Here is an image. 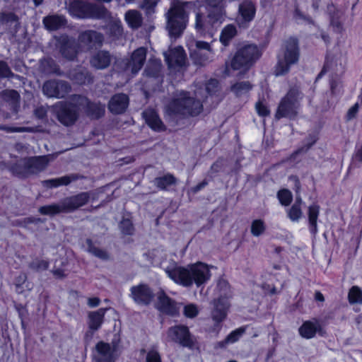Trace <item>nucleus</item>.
I'll return each instance as SVG.
<instances>
[{
  "mask_svg": "<svg viewBox=\"0 0 362 362\" xmlns=\"http://www.w3.org/2000/svg\"><path fill=\"white\" fill-rule=\"evenodd\" d=\"M218 82L216 79H211L206 84L205 89L198 88L194 91L197 100L188 97L185 92L180 93L176 98L166 107V112L171 115H180L182 116H195L199 115L202 110L201 99L203 94L206 93V98L214 99L218 91Z\"/></svg>",
  "mask_w": 362,
  "mask_h": 362,
  "instance_id": "f257e3e1",
  "label": "nucleus"
},
{
  "mask_svg": "<svg viewBox=\"0 0 362 362\" xmlns=\"http://www.w3.org/2000/svg\"><path fill=\"white\" fill-rule=\"evenodd\" d=\"M74 103L58 102L50 107L59 121L69 126L76 120L79 111L84 110L88 115L94 118L100 117L104 115L105 105L100 103H90L88 100L81 95H76L72 99Z\"/></svg>",
  "mask_w": 362,
  "mask_h": 362,
  "instance_id": "f03ea898",
  "label": "nucleus"
},
{
  "mask_svg": "<svg viewBox=\"0 0 362 362\" xmlns=\"http://www.w3.org/2000/svg\"><path fill=\"white\" fill-rule=\"evenodd\" d=\"M168 276L175 283L183 286H197L206 284L211 278L209 267L202 262L188 265L187 267L170 265L165 269Z\"/></svg>",
  "mask_w": 362,
  "mask_h": 362,
  "instance_id": "7ed1b4c3",
  "label": "nucleus"
},
{
  "mask_svg": "<svg viewBox=\"0 0 362 362\" xmlns=\"http://www.w3.org/2000/svg\"><path fill=\"white\" fill-rule=\"evenodd\" d=\"M225 12L222 8H211L206 16L199 11L195 13L194 28L201 35L212 37L224 21Z\"/></svg>",
  "mask_w": 362,
  "mask_h": 362,
  "instance_id": "20e7f679",
  "label": "nucleus"
},
{
  "mask_svg": "<svg viewBox=\"0 0 362 362\" xmlns=\"http://www.w3.org/2000/svg\"><path fill=\"white\" fill-rule=\"evenodd\" d=\"M121 351L119 336L115 335L110 343L100 341L95 344L93 351V362H116Z\"/></svg>",
  "mask_w": 362,
  "mask_h": 362,
  "instance_id": "39448f33",
  "label": "nucleus"
},
{
  "mask_svg": "<svg viewBox=\"0 0 362 362\" xmlns=\"http://www.w3.org/2000/svg\"><path fill=\"white\" fill-rule=\"evenodd\" d=\"M190 5L187 2H175L168 13V29L171 36L177 37L185 30L188 21L186 8Z\"/></svg>",
  "mask_w": 362,
  "mask_h": 362,
  "instance_id": "423d86ee",
  "label": "nucleus"
},
{
  "mask_svg": "<svg viewBox=\"0 0 362 362\" xmlns=\"http://www.w3.org/2000/svg\"><path fill=\"white\" fill-rule=\"evenodd\" d=\"M298 56L297 40L291 38L285 42L281 53L278 56V62L274 70L275 75L278 76L286 74L291 66L298 62Z\"/></svg>",
  "mask_w": 362,
  "mask_h": 362,
  "instance_id": "0eeeda50",
  "label": "nucleus"
},
{
  "mask_svg": "<svg viewBox=\"0 0 362 362\" xmlns=\"http://www.w3.org/2000/svg\"><path fill=\"white\" fill-rule=\"evenodd\" d=\"M89 193H80L76 196L64 199L59 204L42 206L39 209V211L45 215H54L61 212L71 211L85 205L89 200Z\"/></svg>",
  "mask_w": 362,
  "mask_h": 362,
  "instance_id": "6e6552de",
  "label": "nucleus"
},
{
  "mask_svg": "<svg viewBox=\"0 0 362 362\" xmlns=\"http://www.w3.org/2000/svg\"><path fill=\"white\" fill-rule=\"evenodd\" d=\"M69 13L74 17L78 18H105L107 14V11L103 6H98L81 1H73L68 6Z\"/></svg>",
  "mask_w": 362,
  "mask_h": 362,
  "instance_id": "1a4fd4ad",
  "label": "nucleus"
},
{
  "mask_svg": "<svg viewBox=\"0 0 362 362\" xmlns=\"http://www.w3.org/2000/svg\"><path fill=\"white\" fill-rule=\"evenodd\" d=\"M303 95L297 88H291L287 94L281 99L276 113V117H293L296 115L300 107V102Z\"/></svg>",
  "mask_w": 362,
  "mask_h": 362,
  "instance_id": "9d476101",
  "label": "nucleus"
},
{
  "mask_svg": "<svg viewBox=\"0 0 362 362\" xmlns=\"http://www.w3.org/2000/svg\"><path fill=\"white\" fill-rule=\"evenodd\" d=\"M49 157L50 156H44L23 159L12 168L13 173L21 177L37 173L46 168Z\"/></svg>",
  "mask_w": 362,
  "mask_h": 362,
  "instance_id": "9b49d317",
  "label": "nucleus"
},
{
  "mask_svg": "<svg viewBox=\"0 0 362 362\" xmlns=\"http://www.w3.org/2000/svg\"><path fill=\"white\" fill-rule=\"evenodd\" d=\"M261 56L259 48L254 45H248L238 50L231 62V67L235 70H247Z\"/></svg>",
  "mask_w": 362,
  "mask_h": 362,
  "instance_id": "f8f14e48",
  "label": "nucleus"
},
{
  "mask_svg": "<svg viewBox=\"0 0 362 362\" xmlns=\"http://www.w3.org/2000/svg\"><path fill=\"white\" fill-rule=\"evenodd\" d=\"M187 45L190 51V57L194 64L204 66L213 60L214 52L208 42L192 40Z\"/></svg>",
  "mask_w": 362,
  "mask_h": 362,
  "instance_id": "ddd939ff",
  "label": "nucleus"
},
{
  "mask_svg": "<svg viewBox=\"0 0 362 362\" xmlns=\"http://www.w3.org/2000/svg\"><path fill=\"white\" fill-rule=\"evenodd\" d=\"M166 340L180 344L184 347L192 348L195 339L190 333L189 328L185 325L170 327L166 332Z\"/></svg>",
  "mask_w": 362,
  "mask_h": 362,
  "instance_id": "4468645a",
  "label": "nucleus"
},
{
  "mask_svg": "<svg viewBox=\"0 0 362 362\" xmlns=\"http://www.w3.org/2000/svg\"><path fill=\"white\" fill-rule=\"evenodd\" d=\"M70 90L69 84L63 81H48L43 86V93L50 98H64Z\"/></svg>",
  "mask_w": 362,
  "mask_h": 362,
  "instance_id": "2eb2a0df",
  "label": "nucleus"
},
{
  "mask_svg": "<svg viewBox=\"0 0 362 362\" xmlns=\"http://www.w3.org/2000/svg\"><path fill=\"white\" fill-rule=\"evenodd\" d=\"M107 311L106 308H100L96 311L90 312L88 315V330L85 334V339L87 341L91 340L94 332L101 327L105 314Z\"/></svg>",
  "mask_w": 362,
  "mask_h": 362,
  "instance_id": "dca6fc26",
  "label": "nucleus"
},
{
  "mask_svg": "<svg viewBox=\"0 0 362 362\" xmlns=\"http://www.w3.org/2000/svg\"><path fill=\"white\" fill-rule=\"evenodd\" d=\"M131 297L134 301L140 305H148L153 298L151 289L146 284L132 286L130 289Z\"/></svg>",
  "mask_w": 362,
  "mask_h": 362,
  "instance_id": "f3484780",
  "label": "nucleus"
},
{
  "mask_svg": "<svg viewBox=\"0 0 362 362\" xmlns=\"http://www.w3.org/2000/svg\"><path fill=\"white\" fill-rule=\"evenodd\" d=\"M79 47L81 51H87L97 45H100L103 37L95 31H86L79 36Z\"/></svg>",
  "mask_w": 362,
  "mask_h": 362,
  "instance_id": "a211bd4d",
  "label": "nucleus"
},
{
  "mask_svg": "<svg viewBox=\"0 0 362 362\" xmlns=\"http://www.w3.org/2000/svg\"><path fill=\"white\" fill-rule=\"evenodd\" d=\"M165 59L169 68L182 67L186 60V54L184 49L180 47L170 48L164 53Z\"/></svg>",
  "mask_w": 362,
  "mask_h": 362,
  "instance_id": "6ab92c4d",
  "label": "nucleus"
},
{
  "mask_svg": "<svg viewBox=\"0 0 362 362\" xmlns=\"http://www.w3.org/2000/svg\"><path fill=\"white\" fill-rule=\"evenodd\" d=\"M146 49L144 47H139L131 55L126 64L127 70H130L134 74H137L146 61Z\"/></svg>",
  "mask_w": 362,
  "mask_h": 362,
  "instance_id": "aec40b11",
  "label": "nucleus"
},
{
  "mask_svg": "<svg viewBox=\"0 0 362 362\" xmlns=\"http://www.w3.org/2000/svg\"><path fill=\"white\" fill-rule=\"evenodd\" d=\"M158 308L163 313L175 316L179 313L180 305L170 299L163 291L158 293Z\"/></svg>",
  "mask_w": 362,
  "mask_h": 362,
  "instance_id": "412c9836",
  "label": "nucleus"
},
{
  "mask_svg": "<svg viewBox=\"0 0 362 362\" xmlns=\"http://www.w3.org/2000/svg\"><path fill=\"white\" fill-rule=\"evenodd\" d=\"M158 308L163 313L175 316L179 313L180 305L170 299L163 291L158 293Z\"/></svg>",
  "mask_w": 362,
  "mask_h": 362,
  "instance_id": "4be33fe9",
  "label": "nucleus"
},
{
  "mask_svg": "<svg viewBox=\"0 0 362 362\" xmlns=\"http://www.w3.org/2000/svg\"><path fill=\"white\" fill-rule=\"evenodd\" d=\"M228 307V297H221L214 301L211 318L216 324H218L226 319Z\"/></svg>",
  "mask_w": 362,
  "mask_h": 362,
  "instance_id": "5701e85b",
  "label": "nucleus"
},
{
  "mask_svg": "<svg viewBox=\"0 0 362 362\" xmlns=\"http://www.w3.org/2000/svg\"><path fill=\"white\" fill-rule=\"evenodd\" d=\"M238 11L240 17V24L242 26H245L247 23L254 19L256 8L251 1L247 0L240 4Z\"/></svg>",
  "mask_w": 362,
  "mask_h": 362,
  "instance_id": "b1692460",
  "label": "nucleus"
},
{
  "mask_svg": "<svg viewBox=\"0 0 362 362\" xmlns=\"http://www.w3.org/2000/svg\"><path fill=\"white\" fill-rule=\"evenodd\" d=\"M129 104V98L125 94H117L109 102V110L114 114H121L125 111Z\"/></svg>",
  "mask_w": 362,
  "mask_h": 362,
  "instance_id": "393cba45",
  "label": "nucleus"
},
{
  "mask_svg": "<svg viewBox=\"0 0 362 362\" xmlns=\"http://www.w3.org/2000/svg\"><path fill=\"white\" fill-rule=\"evenodd\" d=\"M143 117L146 124L154 131L165 130V125L159 118L157 112L153 109H147L143 112Z\"/></svg>",
  "mask_w": 362,
  "mask_h": 362,
  "instance_id": "a878e982",
  "label": "nucleus"
},
{
  "mask_svg": "<svg viewBox=\"0 0 362 362\" xmlns=\"http://www.w3.org/2000/svg\"><path fill=\"white\" fill-rule=\"evenodd\" d=\"M320 329L321 327L319 322L315 320L304 322L299 327L298 332L303 338L312 339Z\"/></svg>",
  "mask_w": 362,
  "mask_h": 362,
  "instance_id": "bb28decb",
  "label": "nucleus"
},
{
  "mask_svg": "<svg viewBox=\"0 0 362 362\" xmlns=\"http://www.w3.org/2000/svg\"><path fill=\"white\" fill-rule=\"evenodd\" d=\"M62 54L68 59H73L78 50L76 49L75 42L67 37H62L60 39Z\"/></svg>",
  "mask_w": 362,
  "mask_h": 362,
  "instance_id": "cd10ccee",
  "label": "nucleus"
},
{
  "mask_svg": "<svg viewBox=\"0 0 362 362\" xmlns=\"http://www.w3.org/2000/svg\"><path fill=\"white\" fill-rule=\"evenodd\" d=\"M0 97L7 103L13 112H18L20 95L13 90H6L1 93Z\"/></svg>",
  "mask_w": 362,
  "mask_h": 362,
  "instance_id": "c85d7f7f",
  "label": "nucleus"
},
{
  "mask_svg": "<svg viewBox=\"0 0 362 362\" xmlns=\"http://www.w3.org/2000/svg\"><path fill=\"white\" fill-rule=\"evenodd\" d=\"M110 63V55L107 52L104 51L98 52L90 60L91 65L98 69L107 67Z\"/></svg>",
  "mask_w": 362,
  "mask_h": 362,
  "instance_id": "c756f323",
  "label": "nucleus"
},
{
  "mask_svg": "<svg viewBox=\"0 0 362 362\" xmlns=\"http://www.w3.org/2000/svg\"><path fill=\"white\" fill-rule=\"evenodd\" d=\"M66 20L62 16H48L43 19L45 27L49 30H55L65 25Z\"/></svg>",
  "mask_w": 362,
  "mask_h": 362,
  "instance_id": "7c9ffc66",
  "label": "nucleus"
},
{
  "mask_svg": "<svg viewBox=\"0 0 362 362\" xmlns=\"http://www.w3.org/2000/svg\"><path fill=\"white\" fill-rule=\"evenodd\" d=\"M124 20L130 28L136 29L141 25L143 18L139 11L129 10L124 15Z\"/></svg>",
  "mask_w": 362,
  "mask_h": 362,
  "instance_id": "2f4dec72",
  "label": "nucleus"
},
{
  "mask_svg": "<svg viewBox=\"0 0 362 362\" xmlns=\"http://www.w3.org/2000/svg\"><path fill=\"white\" fill-rule=\"evenodd\" d=\"M69 78L78 84H85L91 81V77L88 71L83 68L71 71L69 74Z\"/></svg>",
  "mask_w": 362,
  "mask_h": 362,
  "instance_id": "473e14b6",
  "label": "nucleus"
},
{
  "mask_svg": "<svg viewBox=\"0 0 362 362\" xmlns=\"http://www.w3.org/2000/svg\"><path fill=\"white\" fill-rule=\"evenodd\" d=\"M320 213V206L313 204L308 207V221L311 233L315 234L317 232V220Z\"/></svg>",
  "mask_w": 362,
  "mask_h": 362,
  "instance_id": "72a5a7b5",
  "label": "nucleus"
},
{
  "mask_svg": "<svg viewBox=\"0 0 362 362\" xmlns=\"http://www.w3.org/2000/svg\"><path fill=\"white\" fill-rule=\"evenodd\" d=\"M302 199L300 197H296V202L288 210V216L291 221L298 222L303 216L301 209Z\"/></svg>",
  "mask_w": 362,
  "mask_h": 362,
  "instance_id": "f704fd0d",
  "label": "nucleus"
},
{
  "mask_svg": "<svg viewBox=\"0 0 362 362\" xmlns=\"http://www.w3.org/2000/svg\"><path fill=\"white\" fill-rule=\"evenodd\" d=\"M78 177L76 175H66L61 177L51 179L45 182V185L50 187H57L62 185H67L71 182L76 180Z\"/></svg>",
  "mask_w": 362,
  "mask_h": 362,
  "instance_id": "c9c22d12",
  "label": "nucleus"
},
{
  "mask_svg": "<svg viewBox=\"0 0 362 362\" xmlns=\"http://www.w3.org/2000/svg\"><path fill=\"white\" fill-rule=\"evenodd\" d=\"M237 30L235 25H228L222 30L220 35L221 42L226 46L230 41L236 35Z\"/></svg>",
  "mask_w": 362,
  "mask_h": 362,
  "instance_id": "e433bc0d",
  "label": "nucleus"
},
{
  "mask_svg": "<svg viewBox=\"0 0 362 362\" xmlns=\"http://www.w3.org/2000/svg\"><path fill=\"white\" fill-rule=\"evenodd\" d=\"M83 247L88 252L100 259H105L108 257L107 253L105 250L95 247L90 239H86L83 244Z\"/></svg>",
  "mask_w": 362,
  "mask_h": 362,
  "instance_id": "4c0bfd02",
  "label": "nucleus"
},
{
  "mask_svg": "<svg viewBox=\"0 0 362 362\" xmlns=\"http://www.w3.org/2000/svg\"><path fill=\"white\" fill-rule=\"evenodd\" d=\"M252 88L251 84L247 81L236 83L230 88V90L237 97L246 95Z\"/></svg>",
  "mask_w": 362,
  "mask_h": 362,
  "instance_id": "58836bf2",
  "label": "nucleus"
},
{
  "mask_svg": "<svg viewBox=\"0 0 362 362\" xmlns=\"http://www.w3.org/2000/svg\"><path fill=\"white\" fill-rule=\"evenodd\" d=\"M348 300L351 305L362 304V290L357 286H353L348 293Z\"/></svg>",
  "mask_w": 362,
  "mask_h": 362,
  "instance_id": "ea45409f",
  "label": "nucleus"
},
{
  "mask_svg": "<svg viewBox=\"0 0 362 362\" xmlns=\"http://www.w3.org/2000/svg\"><path fill=\"white\" fill-rule=\"evenodd\" d=\"M161 66V62L159 59L150 61L145 69V74L148 76L157 77L160 71Z\"/></svg>",
  "mask_w": 362,
  "mask_h": 362,
  "instance_id": "a19ab883",
  "label": "nucleus"
},
{
  "mask_svg": "<svg viewBox=\"0 0 362 362\" xmlns=\"http://www.w3.org/2000/svg\"><path fill=\"white\" fill-rule=\"evenodd\" d=\"M175 182V178L170 174H167L163 177L156 178L154 184L160 189H164L167 187L174 184Z\"/></svg>",
  "mask_w": 362,
  "mask_h": 362,
  "instance_id": "79ce46f5",
  "label": "nucleus"
},
{
  "mask_svg": "<svg viewBox=\"0 0 362 362\" xmlns=\"http://www.w3.org/2000/svg\"><path fill=\"white\" fill-rule=\"evenodd\" d=\"M266 226L264 221L261 219H255L251 223L250 231L252 235L258 237L264 233Z\"/></svg>",
  "mask_w": 362,
  "mask_h": 362,
  "instance_id": "37998d69",
  "label": "nucleus"
},
{
  "mask_svg": "<svg viewBox=\"0 0 362 362\" xmlns=\"http://www.w3.org/2000/svg\"><path fill=\"white\" fill-rule=\"evenodd\" d=\"M277 197L284 206H288L293 199L292 193L286 189L279 190L277 193Z\"/></svg>",
  "mask_w": 362,
  "mask_h": 362,
  "instance_id": "c03bdc74",
  "label": "nucleus"
},
{
  "mask_svg": "<svg viewBox=\"0 0 362 362\" xmlns=\"http://www.w3.org/2000/svg\"><path fill=\"white\" fill-rule=\"evenodd\" d=\"M245 332V328H239L233 331L225 339V341L221 342V346H224L226 344H233L236 342L239 338Z\"/></svg>",
  "mask_w": 362,
  "mask_h": 362,
  "instance_id": "a18cd8bd",
  "label": "nucleus"
},
{
  "mask_svg": "<svg viewBox=\"0 0 362 362\" xmlns=\"http://www.w3.org/2000/svg\"><path fill=\"white\" fill-rule=\"evenodd\" d=\"M199 308L194 303H189L185 305L183 313L186 317L194 318L199 314Z\"/></svg>",
  "mask_w": 362,
  "mask_h": 362,
  "instance_id": "49530a36",
  "label": "nucleus"
},
{
  "mask_svg": "<svg viewBox=\"0 0 362 362\" xmlns=\"http://www.w3.org/2000/svg\"><path fill=\"white\" fill-rule=\"evenodd\" d=\"M119 227L124 234L130 235L134 230L132 223L127 218L121 221Z\"/></svg>",
  "mask_w": 362,
  "mask_h": 362,
  "instance_id": "de8ad7c7",
  "label": "nucleus"
},
{
  "mask_svg": "<svg viewBox=\"0 0 362 362\" xmlns=\"http://www.w3.org/2000/svg\"><path fill=\"white\" fill-rule=\"evenodd\" d=\"M157 5V0H144L141 8L144 9L147 14L150 15L155 12V7Z\"/></svg>",
  "mask_w": 362,
  "mask_h": 362,
  "instance_id": "09e8293b",
  "label": "nucleus"
},
{
  "mask_svg": "<svg viewBox=\"0 0 362 362\" xmlns=\"http://www.w3.org/2000/svg\"><path fill=\"white\" fill-rule=\"evenodd\" d=\"M146 362H161L160 355L156 349L149 350L146 356Z\"/></svg>",
  "mask_w": 362,
  "mask_h": 362,
  "instance_id": "8fccbe9b",
  "label": "nucleus"
},
{
  "mask_svg": "<svg viewBox=\"0 0 362 362\" xmlns=\"http://www.w3.org/2000/svg\"><path fill=\"white\" fill-rule=\"evenodd\" d=\"M48 262L42 259H36L35 261H33L30 264V267L36 269L37 271L45 270L48 268Z\"/></svg>",
  "mask_w": 362,
  "mask_h": 362,
  "instance_id": "3c124183",
  "label": "nucleus"
},
{
  "mask_svg": "<svg viewBox=\"0 0 362 362\" xmlns=\"http://www.w3.org/2000/svg\"><path fill=\"white\" fill-rule=\"evenodd\" d=\"M255 109L257 114L261 117H266L269 114L268 107L261 101H259L256 103Z\"/></svg>",
  "mask_w": 362,
  "mask_h": 362,
  "instance_id": "603ef678",
  "label": "nucleus"
},
{
  "mask_svg": "<svg viewBox=\"0 0 362 362\" xmlns=\"http://www.w3.org/2000/svg\"><path fill=\"white\" fill-rule=\"evenodd\" d=\"M359 105L358 103H355L353 106H351L347 111L346 115V119L348 121H350L356 117L358 112Z\"/></svg>",
  "mask_w": 362,
  "mask_h": 362,
  "instance_id": "864d4df0",
  "label": "nucleus"
},
{
  "mask_svg": "<svg viewBox=\"0 0 362 362\" xmlns=\"http://www.w3.org/2000/svg\"><path fill=\"white\" fill-rule=\"evenodd\" d=\"M202 1L205 2L211 8H218L221 7L223 10V0H202Z\"/></svg>",
  "mask_w": 362,
  "mask_h": 362,
  "instance_id": "5fc2aeb1",
  "label": "nucleus"
},
{
  "mask_svg": "<svg viewBox=\"0 0 362 362\" xmlns=\"http://www.w3.org/2000/svg\"><path fill=\"white\" fill-rule=\"evenodd\" d=\"M11 71L7 64L4 62H0V77H8Z\"/></svg>",
  "mask_w": 362,
  "mask_h": 362,
  "instance_id": "6e6d98bb",
  "label": "nucleus"
},
{
  "mask_svg": "<svg viewBox=\"0 0 362 362\" xmlns=\"http://www.w3.org/2000/svg\"><path fill=\"white\" fill-rule=\"evenodd\" d=\"M1 129H4L8 132H23L30 131V128L28 127H2Z\"/></svg>",
  "mask_w": 362,
  "mask_h": 362,
  "instance_id": "4d7b16f0",
  "label": "nucleus"
},
{
  "mask_svg": "<svg viewBox=\"0 0 362 362\" xmlns=\"http://www.w3.org/2000/svg\"><path fill=\"white\" fill-rule=\"evenodd\" d=\"M112 27L114 29L115 35H120L122 33V28L121 22L119 21H114L112 25Z\"/></svg>",
  "mask_w": 362,
  "mask_h": 362,
  "instance_id": "13d9d810",
  "label": "nucleus"
},
{
  "mask_svg": "<svg viewBox=\"0 0 362 362\" xmlns=\"http://www.w3.org/2000/svg\"><path fill=\"white\" fill-rule=\"evenodd\" d=\"M100 300L98 298H90L88 300V305L90 308H95L99 305Z\"/></svg>",
  "mask_w": 362,
  "mask_h": 362,
  "instance_id": "bf43d9fd",
  "label": "nucleus"
},
{
  "mask_svg": "<svg viewBox=\"0 0 362 362\" xmlns=\"http://www.w3.org/2000/svg\"><path fill=\"white\" fill-rule=\"evenodd\" d=\"M35 114L37 117L43 118L46 115V110L43 107H40L35 110Z\"/></svg>",
  "mask_w": 362,
  "mask_h": 362,
  "instance_id": "052dcab7",
  "label": "nucleus"
},
{
  "mask_svg": "<svg viewBox=\"0 0 362 362\" xmlns=\"http://www.w3.org/2000/svg\"><path fill=\"white\" fill-rule=\"evenodd\" d=\"M26 280V275L25 274H21L16 279L15 284L16 286H21Z\"/></svg>",
  "mask_w": 362,
  "mask_h": 362,
  "instance_id": "680f3d73",
  "label": "nucleus"
},
{
  "mask_svg": "<svg viewBox=\"0 0 362 362\" xmlns=\"http://www.w3.org/2000/svg\"><path fill=\"white\" fill-rule=\"evenodd\" d=\"M53 274L57 278H62L64 276V271L61 269H55L52 271Z\"/></svg>",
  "mask_w": 362,
  "mask_h": 362,
  "instance_id": "e2e57ef3",
  "label": "nucleus"
},
{
  "mask_svg": "<svg viewBox=\"0 0 362 362\" xmlns=\"http://www.w3.org/2000/svg\"><path fill=\"white\" fill-rule=\"evenodd\" d=\"M295 17L298 21H300L301 20H307L306 18L298 10L296 11Z\"/></svg>",
  "mask_w": 362,
  "mask_h": 362,
  "instance_id": "0e129e2a",
  "label": "nucleus"
},
{
  "mask_svg": "<svg viewBox=\"0 0 362 362\" xmlns=\"http://www.w3.org/2000/svg\"><path fill=\"white\" fill-rule=\"evenodd\" d=\"M356 158L358 161L362 162V146L360 147V148L358 149L356 154Z\"/></svg>",
  "mask_w": 362,
  "mask_h": 362,
  "instance_id": "69168bd1",
  "label": "nucleus"
},
{
  "mask_svg": "<svg viewBox=\"0 0 362 362\" xmlns=\"http://www.w3.org/2000/svg\"><path fill=\"white\" fill-rule=\"evenodd\" d=\"M315 298L316 300L320 302H323L325 300L323 295L320 292L315 293Z\"/></svg>",
  "mask_w": 362,
  "mask_h": 362,
  "instance_id": "338daca9",
  "label": "nucleus"
},
{
  "mask_svg": "<svg viewBox=\"0 0 362 362\" xmlns=\"http://www.w3.org/2000/svg\"><path fill=\"white\" fill-rule=\"evenodd\" d=\"M221 163L219 161H217L215 163H214L211 166V170L215 171V172H217L219 170L220 168H221Z\"/></svg>",
  "mask_w": 362,
  "mask_h": 362,
  "instance_id": "774afa93",
  "label": "nucleus"
}]
</instances>
